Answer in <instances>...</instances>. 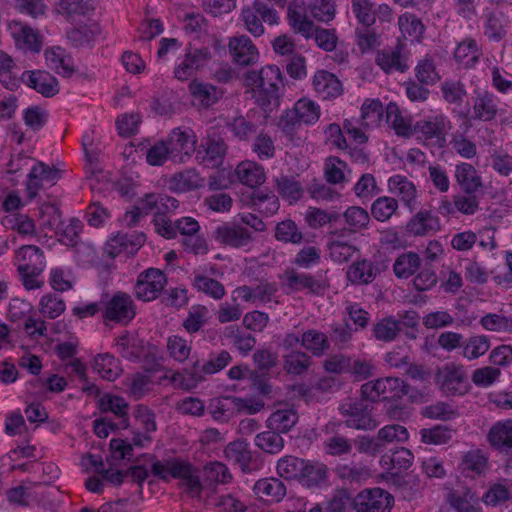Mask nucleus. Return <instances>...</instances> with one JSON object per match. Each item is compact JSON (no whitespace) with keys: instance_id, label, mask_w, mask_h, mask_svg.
Masks as SVG:
<instances>
[{"instance_id":"21","label":"nucleus","mask_w":512,"mask_h":512,"mask_svg":"<svg viewBox=\"0 0 512 512\" xmlns=\"http://www.w3.org/2000/svg\"><path fill=\"white\" fill-rule=\"evenodd\" d=\"M47 66L62 77L69 78L75 72L72 58L61 47H52L45 50Z\"/></svg>"},{"instance_id":"4","label":"nucleus","mask_w":512,"mask_h":512,"mask_svg":"<svg viewBox=\"0 0 512 512\" xmlns=\"http://www.w3.org/2000/svg\"><path fill=\"white\" fill-rule=\"evenodd\" d=\"M135 315L134 301L132 297L125 292H116L104 303L102 316L105 321L127 325L134 319Z\"/></svg>"},{"instance_id":"50","label":"nucleus","mask_w":512,"mask_h":512,"mask_svg":"<svg viewBox=\"0 0 512 512\" xmlns=\"http://www.w3.org/2000/svg\"><path fill=\"white\" fill-rule=\"evenodd\" d=\"M399 323L393 317H384L373 326V336L382 342H392L400 334Z\"/></svg>"},{"instance_id":"63","label":"nucleus","mask_w":512,"mask_h":512,"mask_svg":"<svg viewBox=\"0 0 512 512\" xmlns=\"http://www.w3.org/2000/svg\"><path fill=\"white\" fill-rule=\"evenodd\" d=\"M304 124H314L320 117V107L307 98L298 100L293 107Z\"/></svg>"},{"instance_id":"41","label":"nucleus","mask_w":512,"mask_h":512,"mask_svg":"<svg viewBox=\"0 0 512 512\" xmlns=\"http://www.w3.org/2000/svg\"><path fill=\"white\" fill-rule=\"evenodd\" d=\"M93 369L105 380L114 381L121 373L118 360L109 353L98 354Z\"/></svg>"},{"instance_id":"52","label":"nucleus","mask_w":512,"mask_h":512,"mask_svg":"<svg viewBox=\"0 0 512 512\" xmlns=\"http://www.w3.org/2000/svg\"><path fill=\"white\" fill-rule=\"evenodd\" d=\"M343 218L348 226V231L356 233L362 229L367 228L370 222L368 212L359 206H351L343 213Z\"/></svg>"},{"instance_id":"15","label":"nucleus","mask_w":512,"mask_h":512,"mask_svg":"<svg viewBox=\"0 0 512 512\" xmlns=\"http://www.w3.org/2000/svg\"><path fill=\"white\" fill-rule=\"evenodd\" d=\"M285 285L292 292L308 290L312 294L321 295L328 287L322 280L314 278L310 274L299 273L295 270H288L284 274Z\"/></svg>"},{"instance_id":"62","label":"nucleus","mask_w":512,"mask_h":512,"mask_svg":"<svg viewBox=\"0 0 512 512\" xmlns=\"http://www.w3.org/2000/svg\"><path fill=\"white\" fill-rule=\"evenodd\" d=\"M384 108L380 100H366L361 107V120L364 125H378L384 115Z\"/></svg>"},{"instance_id":"5","label":"nucleus","mask_w":512,"mask_h":512,"mask_svg":"<svg viewBox=\"0 0 512 512\" xmlns=\"http://www.w3.org/2000/svg\"><path fill=\"white\" fill-rule=\"evenodd\" d=\"M242 19L246 29L255 37H259L264 33L262 21L269 25L278 22V15L275 9L269 7L261 0H255L252 6L242 10Z\"/></svg>"},{"instance_id":"19","label":"nucleus","mask_w":512,"mask_h":512,"mask_svg":"<svg viewBox=\"0 0 512 512\" xmlns=\"http://www.w3.org/2000/svg\"><path fill=\"white\" fill-rule=\"evenodd\" d=\"M232 360L230 353L226 350L221 351L215 356H211V358L205 362L199 368V361L196 360L193 364V369L189 372L190 380L193 382V385L202 381L204 379V374H214L218 371L224 369Z\"/></svg>"},{"instance_id":"60","label":"nucleus","mask_w":512,"mask_h":512,"mask_svg":"<svg viewBox=\"0 0 512 512\" xmlns=\"http://www.w3.org/2000/svg\"><path fill=\"white\" fill-rule=\"evenodd\" d=\"M59 7L60 11L72 20L77 16L88 15L94 10L90 0H59Z\"/></svg>"},{"instance_id":"9","label":"nucleus","mask_w":512,"mask_h":512,"mask_svg":"<svg viewBox=\"0 0 512 512\" xmlns=\"http://www.w3.org/2000/svg\"><path fill=\"white\" fill-rule=\"evenodd\" d=\"M392 496L380 489H366L360 492L352 502L357 512H389Z\"/></svg>"},{"instance_id":"31","label":"nucleus","mask_w":512,"mask_h":512,"mask_svg":"<svg viewBox=\"0 0 512 512\" xmlns=\"http://www.w3.org/2000/svg\"><path fill=\"white\" fill-rule=\"evenodd\" d=\"M389 190L400 197L410 211L415 208L416 188L406 177L401 175L392 176L388 181Z\"/></svg>"},{"instance_id":"10","label":"nucleus","mask_w":512,"mask_h":512,"mask_svg":"<svg viewBox=\"0 0 512 512\" xmlns=\"http://www.w3.org/2000/svg\"><path fill=\"white\" fill-rule=\"evenodd\" d=\"M21 79L28 87L46 98H51L59 93L58 80L49 72L42 70L24 71Z\"/></svg>"},{"instance_id":"8","label":"nucleus","mask_w":512,"mask_h":512,"mask_svg":"<svg viewBox=\"0 0 512 512\" xmlns=\"http://www.w3.org/2000/svg\"><path fill=\"white\" fill-rule=\"evenodd\" d=\"M436 383L446 395H462L467 390L466 373L461 365L447 364L436 374Z\"/></svg>"},{"instance_id":"57","label":"nucleus","mask_w":512,"mask_h":512,"mask_svg":"<svg viewBox=\"0 0 512 512\" xmlns=\"http://www.w3.org/2000/svg\"><path fill=\"white\" fill-rule=\"evenodd\" d=\"M40 178L43 182L54 185L60 179V171L54 167H50L44 162L38 161L30 170V190L33 192L38 187L32 179Z\"/></svg>"},{"instance_id":"7","label":"nucleus","mask_w":512,"mask_h":512,"mask_svg":"<svg viewBox=\"0 0 512 512\" xmlns=\"http://www.w3.org/2000/svg\"><path fill=\"white\" fill-rule=\"evenodd\" d=\"M212 236L219 244L237 249L248 246L253 240V233L235 222H224L218 225Z\"/></svg>"},{"instance_id":"12","label":"nucleus","mask_w":512,"mask_h":512,"mask_svg":"<svg viewBox=\"0 0 512 512\" xmlns=\"http://www.w3.org/2000/svg\"><path fill=\"white\" fill-rule=\"evenodd\" d=\"M487 440L496 451L512 458V420L496 422L490 428Z\"/></svg>"},{"instance_id":"22","label":"nucleus","mask_w":512,"mask_h":512,"mask_svg":"<svg viewBox=\"0 0 512 512\" xmlns=\"http://www.w3.org/2000/svg\"><path fill=\"white\" fill-rule=\"evenodd\" d=\"M203 152L198 151V158L206 167L215 168L221 165L226 153V144L223 139L207 138L205 143L201 144Z\"/></svg>"},{"instance_id":"37","label":"nucleus","mask_w":512,"mask_h":512,"mask_svg":"<svg viewBox=\"0 0 512 512\" xmlns=\"http://www.w3.org/2000/svg\"><path fill=\"white\" fill-rule=\"evenodd\" d=\"M82 222L77 218H72L70 223L62 229V238L60 241L67 246L76 247V252L79 254L81 250L87 254L88 257L94 256L92 247L86 244H79V233L82 230Z\"/></svg>"},{"instance_id":"33","label":"nucleus","mask_w":512,"mask_h":512,"mask_svg":"<svg viewBox=\"0 0 512 512\" xmlns=\"http://www.w3.org/2000/svg\"><path fill=\"white\" fill-rule=\"evenodd\" d=\"M301 346L315 357L323 356L330 348L327 335L315 329L305 331L301 336Z\"/></svg>"},{"instance_id":"43","label":"nucleus","mask_w":512,"mask_h":512,"mask_svg":"<svg viewBox=\"0 0 512 512\" xmlns=\"http://www.w3.org/2000/svg\"><path fill=\"white\" fill-rule=\"evenodd\" d=\"M99 408L102 412H112L120 418L119 426L128 427L127 409L128 404L124 398L119 396L104 395L99 399Z\"/></svg>"},{"instance_id":"51","label":"nucleus","mask_w":512,"mask_h":512,"mask_svg":"<svg viewBox=\"0 0 512 512\" xmlns=\"http://www.w3.org/2000/svg\"><path fill=\"white\" fill-rule=\"evenodd\" d=\"M209 410L214 420L227 422L235 414L234 396L212 399Z\"/></svg>"},{"instance_id":"54","label":"nucleus","mask_w":512,"mask_h":512,"mask_svg":"<svg viewBox=\"0 0 512 512\" xmlns=\"http://www.w3.org/2000/svg\"><path fill=\"white\" fill-rule=\"evenodd\" d=\"M278 193L290 203L297 202L303 194L301 184L292 177L280 176L276 178Z\"/></svg>"},{"instance_id":"40","label":"nucleus","mask_w":512,"mask_h":512,"mask_svg":"<svg viewBox=\"0 0 512 512\" xmlns=\"http://www.w3.org/2000/svg\"><path fill=\"white\" fill-rule=\"evenodd\" d=\"M189 89L191 94L205 107L212 106L223 96L221 89L209 83L193 81L190 83Z\"/></svg>"},{"instance_id":"24","label":"nucleus","mask_w":512,"mask_h":512,"mask_svg":"<svg viewBox=\"0 0 512 512\" xmlns=\"http://www.w3.org/2000/svg\"><path fill=\"white\" fill-rule=\"evenodd\" d=\"M402 47L403 45L398 43L394 49L379 51L376 56L377 65L386 73H390L394 70L405 72L408 66L402 56Z\"/></svg>"},{"instance_id":"53","label":"nucleus","mask_w":512,"mask_h":512,"mask_svg":"<svg viewBox=\"0 0 512 512\" xmlns=\"http://www.w3.org/2000/svg\"><path fill=\"white\" fill-rule=\"evenodd\" d=\"M99 28L96 23L73 27L67 31V38L74 47H82L94 41Z\"/></svg>"},{"instance_id":"47","label":"nucleus","mask_w":512,"mask_h":512,"mask_svg":"<svg viewBox=\"0 0 512 512\" xmlns=\"http://www.w3.org/2000/svg\"><path fill=\"white\" fill-rule=\"evenodd\" d=\"M487 467V457L480 450L468 451L462 458L461 470L466 476L482 474Z\"/></svg>"},{"instance_id":"17","label":"nucleus","mask_w":512,"mask_h":512,"mask_svg":"<svg viewBox=\"0 0 512 512\" xmlns=\"http://www.w3.org/2000/svg\"><path fill=\"white\" fill-rule=\"evenodd\" d=\"M313 87L324 100L337 98L343 93L340 80L333 73L326 70H318L314 74Z\"/></svg>"},{"instance_id":"49","label":"nucleus","mask_w":512,"mask_h":512,"mask_svg":"<svg viewBox=\"0 0 512 512\" xmlns=\"http://www.w3.org/2000/svg\"><path fill=\"white\" fill-rule=\"evenodd\" d=\"M420 266V257L415 252H407L399 255L393 265V270L398 278H409Z\"/></svg>"},{"instance_id":"18","label":"nucleus","mask_w":512,"mask_h":512,"mask_svg":"<svg viewBox=\"0 0 512 512\" xmlns=\"http://www.w3.org/2000/svg\"><path fill=\"white\" fill-rule=\"evenodd\" d=\"M287 18L294 32L301 34L305 38L312 37L314 23L307 18L306 8L302 3L296 0L290 2L287 8Z\"/></svg>"},{"instance_id":"32","label":"nucleus","mask_w":512,"mask_h":512,"mask_svg":"<svg viewBox=\"0 0 512 512\" xmlns=\"http://www.w3.org/2000/svg\"><path fill=\"white\" fill-rule=\"evenodd\" d=\"M224 452L227 459L237 464L242 471H251L252 453L247 442L243 440L231 442L226 446Z\"/></svg>"},{"instance_id":"30","label":"nucleus","mask_w":512,"mask_h":512,"mask_svg":"<svg viewBox=\"0 0 512 512\" xmlns=\"http://www.w3.org/2000/svg\"><path fill=\"white\" fill-rule=\"evenodd\" d=\"M455 177L458 185L466 194H474L482 187L481 177L476 169L469 163H461L456 166Z\"/></svg>"},{"instance_id":"13","label":"nucleus","mask_w":512,"mask_h":512,"mask_svg":"<svg viewBox=\"0 0 512 512\" xmlns=\"http://www.w3.org/2000/svg\"><path fill=\"white\" fill-rule=\"evenodd\" d=\"M173 478L180 479L185 491L193 498H200L203 484L198 476V469L189 461L183 460L172 467Z\"/></svg>"},{"instance_id":"11","label":"nucleus","mask_w":512,"mask_h":512,"mask_svg":"<svg viewBox=\"0 0 512 512\" xmlns=\"http://www.w3.org/2000/svg\"><path fill=\"white\" fill-rule=\"evenodd\" d=\"M145 240L146 236L141 232L118 233L108 240L105 251L112 258H115L122 252L131 254L137 251L145 243Z\"/></svg>"},{"instance_id":"56","label":"nucleus","mask_w":512,"mask_h":512,"mask_svg":"<svg viewBox=\"0 0 512 512\" xmlns=\"http://www.w3.org/2000/svg\"><path fill=\"white\" fill-rule=\"evenodd\" d=\"M386 122L395 130L399 136L409 137L411 135L410 125L407 124L401 115L398 105L390 102L385 109Z\"/></svg>"},{"instance_id":"6","label":"nucleus","mask_w":512,"mask_h":512,"mask_svg":"<svg viewBox=\"0 0 512 512\" xmlns=\"http://www.w3.org/2000/svg\"><path fill=\"white\" fill-rule=\"evenodd\" d=\"M167 284L165 274L156 268H148L138 276L134 290L138 299L152 301L158 297Z\"/></svg>"},{"instance_id":"61","label":"nucleus","mask_w":512,"mask_h":512,"mask_svg":"<svg viewBox=\"0 0 512 512\" xmlns=\"http://www.w3.org/2000/svg\"><path fill=\"white\" fill-rule=\"evenodd\" d=\"M480 324L488 331L512 333V318L501 314H486L480 319Z\"/></svg>"},{"instance_id":"16","label":"nucleus","mask_w":512,"mask_h":512,"mask_svg":"<svg viewBox=\"0 0 512 512\" xmlns=\"http://www.w3.org/2000/svg\"><path fill=\"white\" fill-rule=\"evenodd\" d=\"M439 218L429 210H420L406 224V231L413 236H427L440 230Z\"/></svg>"},{"instance_id":"23","label":"nucleus","mask_w":512,"mask_h":512,"mask_svg":"<svg viewBox=\"0 0 512 512\" xmlns=\"http://www.w3.org/2000/svg\"><path fill=\"white\" fill-rule=\"evenodd\" d=\"M346 230H335L330 233L327 243L329 255L334 262L344 263L349 261L357 248L341 239Z\"/></svg>"},{"instance_id":"39","label":"nucleus","mask_w":512,"mask_h":512,"mask_svg":"<svg viewBox=\"0 0 512 512\" xmlns=\"http://www.w3.org/2000/svg\"><path fill=\"white\" fill-rule=\"evenodd\" d=\"M481 52L474 39H466L458 44L454 52L455 60L464 68H472L479 61Z\"/></svg>"},{"instance_id":"3","label":"nucleus","mask_w":512,"mask_h":512,"mask_svg":"<svg viewBox=\"0 0 512 512\" xmlns=\"http://www.w3.org/2000/svg\"><path fill=\"white\" fill-rule=\"evenodd\" d=\"M410 385L395 377H387L369 381L361 386L360 394L370 402L400 399L405 395L413 397Z\"/></svg>"},{"instance_id":"38","label":"nucleus","mask_w":512,"mask_h":512,"mask_svg":"<svg viewBox=\"0 0 512 512\" xmlns=\"http://www.w3.org/2000/svg\"><path fill=\"white\" fill-rule=\"evenodd\" d=\"M115 346L123 358L133 362L138 361L143 352L142 341L129 333L116 338Z\"/></svg>"},{"instance_id":"29","label":"nucleus","mask_w":512,"mask_h":512,"mask_svg":"<svg viewBox=\"0 0 512 512\" xmlns=\"http://www.w3.org/2000/svg\"><path fill=\"white\" fill-rule=\"evenodd\" d=\"M235 173L238 180L250 188H256L265 181L263 167L252 161L241 162L237 166Z\"/></svg>"},{"instance_id":"46","label":"nucleus","mask_w":512,"mask_h":512,"mask_svg":"<svg viewBox=\"0 0 512 512\" xmlns=\"http://www.w3.org/2000/svg\"><path fill=\"white\" fill-rule=\"evenodd\" d=\"M305 459L296 456L287 455L280 458L277 462V473L286 480L300 479L302 470L304 469Z\"/></svg>"},{"instance_id":"45","label":"nucleus","mask_w":512,"mask_h":512,"mask_svg":"<svg viewBox=\"0 0 512 512\" xmlns=\"http://www.w3.org/2000/svg\"><path fill=\"white\" fill-rule=\"evenodd\" d=\"M484 34L494 41H500L506 34V19L501 11H489L484 14Z\"/></svg>"},{"instance_id":"58","label":"nucleus","mask_w":512,"mask_h":512,"mask_svg":"<svg viewBox=\"0 0 512 512\" xmlns=\"http://www.w3.org/2000/svg\"><path fill=\"white\" fill-rule=\"evenodd\" d=\"M398 202L392 197H379L371 206V214L378 221H387L396 212Z\"/></svg>"},{"instance_id":"20","label":"nucleus","mask_w":512,"mask_h":512,"mask_svg":"<svg viewBox=\"0 0 512 512\" xmlns=\"http://www.w3.org/2000/svg\"><path fill=\"white\" fill-rule=\"evenodd\" d=\"M19 260L23 264L18 266V272H32V274H41L46 262L43 251L35 245H24L17 252Z\"/></svg>"},{"instance_id":"34","label":"nucleus","mask_w":512,"mask_h":512,"mask_svg":"<svg viewBox=\"0 0 512 512\" xmlns=\"http://www.w3.org/2000/svg\"><path fill=\"white\" fill-rule=\"evenodd\" d=\"M379 269L371 261L363 259L353 263L348 271L347 278L350 282L355 284H368L371 283Z\"/></svg>"},{"instance_id":"36","label":"nucleus","mask_w":512,"mask_h":512,"mask_svg":"<svg viewBox=\"0 0 512 512\" xmlns=\"http://www.w3.org/2000/svg\"><path fill=\"white\" fill-rule=\"evenodd\" d=\"M142 203L147 211H155L157 215L174 211L179 206L177 199L166 194H147L142 199Z\"/></svg>"},{"instance_id":"25","label":"nucleus","mask_w":512,"mask_h":512,"mask_svg":"<svg viewBox=\"0 0 512 512\" xmlns=\"http://www.w3.org/2000/svg\"><path fill=\"white\" fill-rule=\"evenodd\" d=\"M328 479L327 466L320 462L305 460L299 482L307 488H319L326 485Z\"/></svg>"},{"instance_id":"42","label":"nucleus","mask_w":512,"mask_h":512,"mask_svg":"<svg viewBox=\"0 0 512 512\" xmlns=\"http://www.w3.org/2000/svg\"><path fill=\"white\" fill-rule=\"evenodd\" d=\"M254 444L265 453L278 454L283 450L285 442L280 433L268 429L255 436Z\"/></svg>"},{"instance_id":"14","label":"nucleus","mask_w":512,"mask_h":512,"mask_svg":"<svg viewBox=\"0 0 512 512\" xmlns=\"http://www.w3.org/2000/svg\"><path fill=\"white\" fill-rule=\"evenodd\" d=\"M229 52L233 60L241 66H249L257 62L259 53L251 39L246 35L230 38Z\"/></svg>"},{"instance_id":"35","label":"nucleus","mask_w":512,"mask_h":512,"mask_svg":"<svg viewBox=\"0 0 512 512\" xmlns=\"http://www.w3.org/2000/svg\"><path fill=\"white\" fill-rule=\"evenodd\" d=\"M166 144L170 148L171 154L177 152L190 155L195 150L196 139L192 135V131H182L180 128H175Z\"/></svg>"},{"instance_id":"59","label":"nucleus","mask_w":512,"mask_h":512,"mask_svg":"<svg viewBox=\"0 0 512 512\" xmlns=\"http://www.w3.org/2000/svg\"><path fill=\"white\" fill-rule=\"evenodd\" d=\"M13 37L18 44H22L24 48L39 52L41 49V41L39 35L30 27L18 26L13 32Z\"/></svg>"},{"instance_id":"27","label":"nucleus","mask_w":512,"mask_h":512,"mask_svg":"<svg viewBox=\"0 0 512 512\" xmlns=\"http://www.w3.org/2000/svg\"><path fill=\"white\" fill-rule=\"evenodd\" d=\"M312 363V357L301 350H292L283 355V370L288 375H305Z\"/></svg>"},{"instance_id":"26","label":"nucleus","mask_w":512,"mask_h":512,"mask_svg":"<svg viewBox=\"0 0 512 512\" xmlns=\"http://www.w3.org/2000/svg\"><path fill=\"white\" fill-rule=\"evenodd\" d=\"M253 490L260 499L268 502H279L286 495L284 483L273 477L258 480Z\"/></svg>"},{"instance_id":"44","label":"nucleus","mask_w":512,"mask_h":512,"mask_svg":"<svg viewBox=\"0 0 512 512\" xmlns=\"http://www.w3.org/2000/svg\"><path fill=\"white\" fill-rule=\"evenodd\" d=\"M473 110L475 118L481 121L493 120L498 111L494 96L488 92L478 93L474 100Z\"/></svg>"},{"instance_id":"1","label":"nucleus","mask_w":512,"mask_h":512,"mask_svg":"<svg viewBox=\"0 0 512 512\" xmlns=\"http://www.w3.org/2000/svg\"><path fill=\"white\" fill-rule=\"evenodd\" d=\"M246 93L266 113L280 106V88L284 87V77L276 65H266L260 70H248L243 76Z\"/></svg>"},{"instance_id":"64","label":"nucleus","mask_w":512,"mask_h":512,"mask_svg":"<svg viewBox=\"0 0 512 512\" xmlns=\"http://www.w3.org/2000/svg\"><path fill=\"white\" fill-rule=\"evenodd\" d=\"M449 503L457 512H479V509L476 507L478 498L469 490L464 494H459L458 492L451 493L449 495Z\"/></svg>"},{"instance_id":"48","label":"nucleus","mask_w":512,"mask_h":512,"mask_svg":"<svg viewBox=\"0 0 512 512\" xmlns=\"http://www.w3.org/2000/svg\"><path fill=\"white\" fill-rule=\"evenodd\" d=\"M199 186H201L200 178L194 169H188L174 174L169 183L170 189L177 192L191 191Z\"/></svg>"},{"instance_id":"55","label":"nucleus","mask_w":512,"mask_h":512,"mask_svg":"<svg viewBox=\"0 0 512 512\" xmlns=\"http://www.w3.org/2000/svg\"><path fill=\"white\" fill-rule=\"evenodd\" d=\"M275 238L284 243L300 244L303 234L294 221L287 219L276 225Z\"/></svg>"},{"instance_id":"2","label":"nucleus","mask_w":512,"mask_h":512,"mask_svg":"<svg viewBox=\"0 0 512 512\" xmlns=\"http://www.w3.org/2000/svg\"><path fill=\"white\" fill-rule=\"evenodd\" d=\"M338 409L348 428L371 431L378 426V422L372 415V404L362 396L359 399H348L342 402Z\"/></svg>"},{"instance_id":"28","label":"nucleus","mask_w":512,"mask_h":512,"mask_svg":"<svg viewBox=\"0 0 512 512\" xmlns=\"http://www.w3.org/2000/svg\"><path fill=\"white\" fill-rule=\"evenodd\" d=\"M299 416L292 408L278 409L266 420V427L278 433H288L298 422Z\"/></svg>"}]
</instances>
